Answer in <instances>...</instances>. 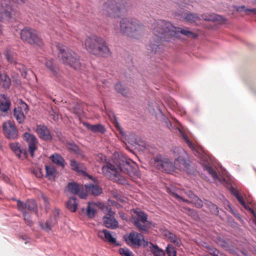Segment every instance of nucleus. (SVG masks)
<instances>
[{
  "mask_svg": "<svg viewBox=\"0 0 256 256\" xmlns=\"http://www.w3.org/2000/svg\"><path fill=\"white\" fill-rule=\"evenodd\" d=\"M151 28L154 36L150 40L148 50L154 54H160L162 52L159 44L162 41L170 42L174 38H178L180 34L192 38L197 37L196 34L188 30L176 28L170 22L162 20H154Z\"/></svg>",
  "mask_w": 256,
  "mask_h": 256,
  "instance_id": "obj_1",
  "label": "nucleus"
},
{
  "mask_svg": "<svg viewBox=\"0 0 256 256\" xmlns=\"http://www.w3.org/2000/svg\"><path fill=\"white\" fill-rule=\"evenodd\" d=\"M172 152L176 157L174 162L162 154H157L151 160V163L158 170L166 173L173 172L174 168L187 170L190 166V160L186 152L181 147H176Z\"/></svg>",
  "mask_w": 256,
  "mask_h": 256,
  "instance_id": "obj_2",
  "label": "nucleus"
},
{
  "mask_svg": "<svg viewBox=\"0 0 256 256\" xmlns=\"http://www.w3.org/2000/svg\"><path fill=\"white\" fill-rule=\"evenodd\" d=\"M86 50L90 54L102 57H108L111 52L106 40L101 36L92 34L87 36L84 41Z\"/></svg>",
  "mask_w": 256,
  "mask_h": 256,
  "instance_id": "obj_3",
  "label": "nucleus"
},
{
  "mask_svg": "<svg viewBox=\"0 0 256 256\" xmlns=\"http://www.w3.org/2000/svg\"><path fill=\"white\" fill-rule=\"evenodd\" d=\"M56 46L59 52L58 58L64 64L74 70L80 69L82 64L80 56L76 52L60 43H56Z\"/></svg>",
  "mask_w": 256,
  "mask_h": 256,
  "instance_id": "obj_4",
  "label": "nucleus"
},
{
  "mask_svg": "<svg viewBox=\"0 0 256 256\" xmlns=\"http://www.w3.org/2000/svg\"><path fill=\"white\" fill-rule=\"evenodd\" d=\"M116 30H119L120 33L128 36H134V34H140L143 30V25L140 22L133 18H122L120 22V28L118 24H113Z\"/></svg>",
  "mask_w": 256,
  "mask_h": 256,
  "instance_id": "obj_5",
  "label": "nucleus"
},
{
  "mask_svg": "<svg viewBox=\"0 0 256 256\" xmlns=\"http://www.w3.org/2000/svg\"><path fill=\"white\" fill-rule=\"evenodd\" d=\"M136 216L132 218V222L138 228L139 231L142 234L148 232L152 223L148 220L147 214L142 210H134Z\"/></svg>",
  "mask_w": 256,
  "mask_h": 256,
  "instance_id": "obj_6",
  "label": "nucleus"
},
{
  "mask_svg": "<svg viewBox=\"0 0 256 256\" xmlns=\"http://www.w3.org/2000/svg\"><path fill=\"white\" fill-rule=\"evenodd\" d=\"M118 169L130 176H138V166L132 160L124 156L120 157V162L118 164Z\"/></svg>",
  "mask_w": 256,
  "mask_h": 256,
  "instance_id": "obj_7",
  "label": "nucleus"
},
{
  "mask_svg": "<svg viewBox=\"0 0 256 256\" xmlns=\"http://www.w3.org/2000/svg\"><path fill=\"white\" fill-rule=\"evenodd\" d=\"M20 38L23 40L30 44H34L38 46L43 44L42 39L38 35L37 32L27 27L21 30Z\"/></svg>",
  "mask_w": 256,
  "mask_h": 256,
  "instance_id": "obj_8",
  "label": "nucleus"
},
{
  "mask_svg": "<svg viewBox=\"0 0 256 256\" xmlns=\"http://www.w3.org/2000/svg\"><path fill=\"white\" fill-rule=\"evenodd\" d=\"M122 8L120 4L114 0H108L102 5V10L110 16H120Z\"/></svg>",
  "mask_w": 256,
  "mask_h": 256,
  "instance_id": "obj_9",
  "label": "nucleus"
},
{
  "mask_svg": "<svg viewBox=\"0 0 256 256\" xmlns=\"http://www.w3.org/2000/svg\"><path fill=\"white\" fill-rule=\"evenodd\" d=\"M4 134L8 139L14 140L18 136V130L14 122L8 120L3 123Z\"/></svg>",
  "mask_w": 256,
  "mask_h": 256,
  "instance_id": "obj_10",
  "label": "nucleus"
},
{
  "mask_svg": "<svg viewBox=\"0 0 256 256\" xmlns=\"http://www.w3.org/2000/svg\"><path fill=\"white\" fill-rule=\"evenodd\" d=\"M104 175L112 180L118 182L120 180V174L118 170L114 165L110 163H106L102 168Z\"/></svg>",
  "mask_w": 256,
  "mask_h": 256,
  "instance_id": "obj_11",
  "label": "nucleus"
},
{
  "mask_svg": "<svg viewBox=\"0 0 256 256\" xmlns=\"http://www.w3.org/2000/svg\"><path fill=\"white\" fill-rule=\"evenodd\" d=\"M126 241L128 244L135 248L144 246V243L146 242L144 240L142 234L134 231L129 234L128 238H126Z\"/></svg>",
  "mask_w": 256,
  "mask_h": 256,
  "instance_id": "obj_12",
  "label": "nucleus"
},
{
  "mask_svg": "<svg viewBox=\"0 0 256 256\" xmlns=\"http://www.w3.org/2000/svg\"><path fill=\"white\" fill-rule=\"evenodd\" d=\"M17 208L22 212H33L38 214V206L36 202L33 200H28L26 202L20 200H16Z\"/></svg>",
  "mask_w": 256,
  "mask_h": 256,
  "instance_id": "obj_13",
  "label": "nucleus"
},
{
  "mask_svg": "<svg viewBox=\"0 0 256 256\" xmlns=\"http://www.w3.org/2000/svg\"><path fill=\"white\" fill-rule=\"evenodd\" d=\"M24 140L28 144V150L31 156H34V152L38 148V140L36 136L30 133L26 132L22 135Z\"/></svg>",
  "mask_w": 256,
  "mask_h": 256,
  "instance_id": "obj_14",
  "label": "nucleus"
},
{
  "mask_svg": "<svg viewBox=\"0 0 256 256\" xmlns=\"http://www.w3.org/2000/svg\"><path fill=\"white\" fill-rule=\"evenodd\" d=\"M60 210L56 209L52 214L48 218L44 224L42 222H40V227L46 232H50L57 224Z\"/></svg>",
  "mask_w": 256,
  "mask_h": 256,
  "instance_id": "obj_15",
  "label": "nucleus"
},
{
  "mask_svg": "<svg viewBox=\"0 0 256 256\" xmlns=\"http://www.w3.org/2000/svg\"><path fill=\"white\" fill-rule=\"evenodd\" d=\"M28 110V106L24 102L14 109V116L19 124L22 123L25 120L24 112L26 114Z\"/></svg>",
  "mask_w": 256,
  "mask_h": 256,
  "instance_id": "obj_16",
  "label": "nucleus"
},
{
  "mask_svg": "<svg viewBox=\"0 0 256 256\" xmlns=\"http://www.w3.org/2000/svg\"><path fill=\"white\" fill-rule=\"evenodd\" d=\"M36 132L39 138L44 141H50L52 139L50 130L44 124L36 126Z\"/></svg>",
  "mask_w": 256,
  "mask_h": 256,
  "instance_id": "obj_17",
  "label": "nucleus"
},
{
  "mask_svg": "<svg viewBox=\"0 0 256 256\" xmlns=\"http://www.w3.org/2000/svg\"><path fill=\"white\" fill-rule=\"evenodd\" d=\"M126 140L128 144L134 146H140L142 148V150L146 148V144L138 135L134 133H130L126 136Z\"/></svg>",
  "mask_w": 256,
  "mask_h": 256,
  "instance_id": "obj_18",
  "label": "nucleus"
},
{
  "mask_svg": "<svg viewBox=\"0 0 256 256\" xmlns=\"http://www.w3.org/2000/svg\"><path fill=\"white\" fill-rule=\"evenodd\" d=\"M46 66L52 74V77L59 82H62V76L59 69L56 66L53 62V60H47L46 62Z\"/></svg>",
  "mask_w": 256,
  "mask_h": 256,
  "instance_id": "obj_19",
  "label": "nucleus"
},
{
  "mask_svg": "<svg viewBox=\"0 0 256 256\" xmlns=\"http://www.w3.org/2000/svg\"><path fill=\"white\" fill-rule=\"evenodd\" d=\"M10 147L16 156L20 159L24 160L27 157L26 150L22 148L18 142H12L10 144Z\"/></svg>",
  "mask_w": 256,
  "mask_h": 256,
  "instance_id": "obj_20",
  "label": "nucleus"
},
{
  "mask_svg": "<svg viewBox=\"0 0 256 256\" xmlns=\"http://www.w3.org/2000/svg\"><path fill=\"white\" fill-rule=\"evenodd\" d=\"M68 191L72 194H78L80 197L82 198H86L87 194L80 192L82 186L76 184V182H70L68 184Z\"/></svg>",
  "mask_w": 256,
  "mask_h": 256,
  "instance_id": "obj_21",
  "label": "nucleus"
},
{
  "mask_svg": "<svg viewBox=\"0 0 256 256\" xmlns=\"http://www.w3.org/2000/svg\"><path fill=\"white\" fill-rule=\"evenodd\" d=\"M83 125L88 130L94 133L104 134L106 130L105 126L100 124H91L88 122H83Z\"/></svg>",
  "mask_w": 256,
  "mask_h": 256,
  "instance_id": "obj_22",
  "label": "nucleus"
},
{
  "mask_svg": "<svg viewBox=\"0 0 256 256\" xmlns=\"http://www.w3.org/2000/svg\"><path fill=\"white\" fill-rule=\"evenodd\" d=\"M102 220L104 226L108 228L114 230L118 227V222L116 219L114 215L112 216H104Z\"/></svg>",
  "mask_w": 256,
  "mask_h": 256,
  "instance_id": "obj_23",
  "label": "nucleus"
},
{
  "mask_svg": "<svg viewBox=\"0 0 256 256\" xmlns=\"http://www.w3.org/2000/svg\"><path fill=\"white\" fill-rule=\"evenodd\" d=\"M98 236L110 243L116 244L117 246L118 245L116 243V239L112 236L110 232L107 230L104 229L98 232Z\"/></svg>",
  "mask_w": 256,
  "mask_h": 256,
  "instance_id": "obj_24",
  "label": "nucleus"
},
{
  "mask_svg": "<svg viewBox=\"0 0 256 256\" xmlns=\"http://www.w3.org/2000/svg\"><path fill=\"white\" fill-rule=\"evenodd\" d=\"M149 246L151 252L158 256H165V252L160 248L157 245L154 244L151 242L146 241L144 243V247Z\"/></svg>",
  "mask_w": 256,
  "mask_h": 256,
  "instance_id": "obj_25",
  "label": "nucleus"
},
{
  "mask_svg": "<svg viewBox=\"0 0 256 256\" xmlns=\"http://www.w3.org/2000/svg\"><path fill=\"white\" fill-rule=\"evenodd\" d=\"M10 98L5 94H0V110L2 112H6L10 109Z\"/></svg>",
  "mask_w": 256,
  "mask_h": 256,
  "instance_id": "obj_26",
  "label": "nucleus"
},
{
  "mask_svg": "<svg viewBox=\"0 0 256 256\" xmlns=\"http://www.w3.org/2000/svg\"><path fill=\"white\" fill-rule=\"evenodd\" d=\"M174 196L175 198L178 200H182L184 202H186L188 204H194L195 206L198 208H201L203 206L202 201L198 196H196V199L194 200H189L187 199L183 198L182 196H178V194H174Z\"/></svg>",
  "mask_w": 256,
  "mask_h": 256,
  "instance_id": "obj_27",
  "label": "nucleus"
},
{
  "mask_svg": "<svg viewBox=\"0 0 256 256\" xmlns=\"http://www.w3.org/2000/svg\"><path fill=\"white\" fill-rule=\"evenodd\" d=\"M50 158L52 162L57 166L64 168L66 165V162L64 158L59 154H54L50 156Z\"/></svg>",
  "mask_w": 256,
  "mask_h": 256,
  "instance_id": "obj_28",
  "label": "nucleus"
},
{
  "mask_svg": "<svg viewBox=\"0 0 256 256\" xmlns=\"http://www.w3.org/2000/svg\"><path fill=\"white\" fill-rule=\"evenodd\" d=\"M85 187L88 192L94 196L100 195L102 192V188L97 184H85Z\"/></svg>",
  "mask_w": 256,
  "mask_h": 256,
  "instance_id": "obj_29",
  "label": "nucleus"
},
{
  "mask_svg": "<svg viewBox=\"0 0 256 256\" xmlns=\"http://www.w3.org/2000/svg\"><path fill=\"white\" fill-rule=\"evenodd\" d=\"M96 204L94 202H88L86 208V215L89 218H93L96 212Z\"/></svg>",
  "mask_w": 256,
  "mask_h": 256,
  "instance_id": "obj_30",
  "label": "nucleus"
},
{
  "mask_svg": "<svg viewBox=\"0 0 256 256\" xmlns=\"http://www.w3.org/2000/svg\"><path fill=\"white\" fill-rule=\"evenodd\" d=\"M0 78V86L6 90L8 88L11 84L10 78L6 74H1Z\"/></svg>",
  "mask_w": 256,
  "mask_h": 256,
  "instance_id": "obj_31",
  "label": "nucleus"
},
{
  "mask_svg": "<svg viewBox=\"0 0 256 256\" xmlns=\"http://www.w3.org/2000/svg\"><path fill=\"white\" fill-rule=\"evenodd\" d=\"M230 192L236 198L240 203L245 208H246V202L242 196H240L238 192L232 186L230 188Z\"/></svg>",
  "mask_w": 256,
  "mask_h": 256,
  "instance_id": "obj_32",
  "label": "nucleus"
},
{
  "mask_svg": "<svg viewBox=\"0 0 256 256\" xmlns=\"http://www.w3.org/2000/svg\"><path fill=\"white\" fill-rule=\"evenodd\" d=\"M78 206V202L75 198H70L66 203L67 208L72 212L76 211Z\"/></svg>",
  "mask_w": 256,
  "mask_h": 256,
  "instance_id": "obj_33",
  "label": "nucleus"
},
{
  "mask_svg": "<svg viewBox=\"0 0 256 256\" xmlns=\"http://www.w3.org/2000/svg\"><path fill=\"white\" fill-rule=\"evenodd\" d=\"M46 176L49 180L54 179L56 176V168L52 166H46Z\"/></svg>",
  "mask_w": 256,
  "mask_h": 256,
  "instance_id": "obj_34",
  "label": "nucleus"
},
{
  "mask_svg": "<svg viewBox=\"0 0 256 256\" xmlns=\"http://www.w3.org/2000/svg\"><path fill=\"white\" fill-rule=\"evenodd\" d=\"M100 208L104 214H105V216H112V215H115L116 214V212L112 210V208L110 206H106L104 204H101Z\"/></svg>",
  "mask_w": 256,
  "mask_h": 256,
  "instance_id": "obj_35",
  "label": "nucleus"
},
{
  "mask_svg": "<svg viewBox=\"0 0 256 256\" xmlns=\"http://www.w3.org/2000/svg\"><path fill=\"white\" fill-rule=\"evenodd\" d=\"M165 254L168 256H176L177 252L176 248L172 244H168L166 248Z\"/></svg>",
  "mask_w": 256,
  "mask_h": 256,
  "instance_id": "obj_36",
  "label": "nucleus"
},
{
  "mask_svg": "<svg viewBox=\"0 0 256 256\" xmlns=\"http://www.w3.org/2000/svg\"><path fill=\"white\" fill-rule=\"evenodd\" d=\"M70 166L72 170L80 172H84V171L82 170V164L74 160H71L70 161Z\"/></svg>",
  "mask_w": 256,
  "mask_h": 256,
  "instance_id": "obj_37",
  "label": "nucleus"
},
{
  "mask_svg": "<svg viewBox=\"0 0 256 256\" xmlns=\"http://www.w3.org/2000/svg\"><path fill=\"white\" fill-rule=\"evenodd\" d=\"M115 89L118 92L120 93L122 95L128 96L129 91L128 89L125 88L122 85L121 83L118 82L115 85Z\"/></svg>",
  "mask_w": 256,
  "mask_h": 256,
  "instance_id": "obj_38",
  "label": "nucleus"
},
{
  "mask_svg": "<svg viewBox=\"0 0 256 256\" xmlns=\"http://www.w3.org/2000/svg\"><path fill=\"white\" fill-rule=\"evenodd\" d=\"M205 204L210 210L212 214L215 215L218 214L219 211L218 208L216 205L208 201H206Z\"/></svg>",
  "mask_w": 256,
  "mask_h": 256,
  "instance_id": "obj_39",
  "label": "nucleus"
},
{
  "mask_svg": "<svg viewBox=\"0 0 256 256\" xmlns=\"http://www.w3.org/2000/svg\"><path fill=\"white\" fill-rule=\"evenodd\" d=\"M7 60L11 64H15L16 57L14 54L10 50H6L4 54Z\"/></svg>",
  "mask_w": 256,
  "mask_h": 256,
  "instance_id": "obj_40",
  "label": "nucleus"
},
{
  "mask_svg": "<svg viewBox=\"0 0 256 256\" xmlns=\"http://www.w3.org/2000/svg\"><path fill=\"white\" fill-rule=\"evenodd\" d=\"M182 211L186 214L191 217L196 218L198 216V214L196 211L193 209H191L188 207L182 206Z\"/></svg>",
  "mask_w": 256,
  "mask_h": 256,
  "instance_id": "obj_41",
  "label": "nucleus"
},
{
  "mask_svg": "<svg viewBox=\"0 0 256 256\" xmlns=\"http://www.w3.org/2000/svg\"><path fill=\"white\" fill-rule=\"evenodd\" d=\"M186 21L190 23L196 22L200 20V17L196 14L190 13L188 14L185 17Z\"/></svg>",
  "mask_w": 256,
  "mask_h": 256,
  "instance_id": "obj_42",
  "label": "nucleus"
},
{
  "mask_svg": "<svg viewBox=\"0 0 256 256\" xmlns=\"http://www.w3.org/2000/svg\"><path fill=\"white\" fill-rule=\"evenodd\" d=\"M168 240L172 243L174 244L176 246H180L181 244V242L179 240L178 236L174 234H172L168 238Z\"/></svg>",
  "mask_w": 256,
  "mask_h": 256,
  "instance_id": "obj_43",
  "label": "nucleus"
},
{
  "mask_svg": "<svg viewBox=\"0 0 256 256\" xmlns=\"http://www.w3.org/2000/svg\"><path fill=\"white\" fill-rule=\"evenodd\" d=\"M179 132L182 134L184 139V140L186 142L189 148L192 150H194V147L192 143L190 140L188 136L184 134L180 130H179Z\"/></svg>",
  "mask_w": 256,
  "mask_h": 256,
  "instance_id": "obj_44",
  "label": "nucleus"
},
{
  "mask_svg": "<svg viewBox=\"0 0 256 256\" xmlns=\"http://www.w3.org/2000/svg\"><path fill=\"white\" fill-rule=\"evenodd\" d=\"M119 252L121 255L124 256H134L132 252L126 248H120Z\"/></svg>",
  "mask_w": 256,
  "mask_h": 256,
  "instance_id": "obj_45",
  "label": "nucleus"
},
{
  "mask_svg": "<svg viewBox=\"0 0 256 256\" xmlns=\"http://www.w3.org/2000/svg\"><path fill=\"white\" fill-rule=\"evenodd\" d=\"M241 8L244 10L246 14L252 16H256V8H245L244 6H242Z\"/></svg>",
  "mask_w": 256,
  "mask_h": 256,
  "instance_id": "obj_46",
  "label": "nucleus"
},
{
  "mask_svg": "<svg viewBox=\"0 0 256 256\" xmlns=\"http://www.w3.org/2000/svg\"><path fill=\"white\" fill-rule=\"evenodd\" d=\"M16 64V68H18L20 72L22 73H22H24V74L26 75L27 74V68H26V66L20 63H15Z\"/></svg>",
  "mask_w": 256,
  "mask_h": 256,
  "instance_id": "obj_47",
  "label": "nucleus"
},
{
  "mask_svg": "<svg viewBox=\"0 0 256 256\" xmlns=\"http://www.w3.org/2000/svg\"><path fill=\"white\" fill-rule=\"evenodd\" d=\"M207 172L214 178H218V176L216 172L213 170V168L210 166H206L205 167Z\"/></svg>",
  "mask_w": 256,
  "mask_h": 256,
  "instance_id": "obj_48",
  "label": "nucleus"
},
{
  "mask_svg": "<svg viewBox=\"0 0 256 256\" xmlns=\"http://www.w3.org/2000/svg\"><path fill=\"white\" fill-rule=\"evenodd\" d=\"M22 213L26 224L28 226H31L33 222L31 220L30 216L27 215L28 212H24Z\"/></svg>",
  "mask_w": 256,
  "mask_h": 256,
  "instance_id": "obj_49",
  "label": "nucleus"
},
{
  "mask_svg": "<svg viewBox=\"0 0 256 256\" xmlns=\"http://www.w3.org/2000/svg\"><path fill=\"white\" fill-rule=\"evenodd\" d=\"M202 19L208 21L214 20L216 19L218 20L217 18H216L215 16H214L212 15L207 16L206 14H202Z\"/></svg>",
  "mask_w": 256,
  "mask_h": 256,
  "instance_id": "obj_50",
  "label": "nucleus"
},
{
  "mask_svg": "<svg viewBox=\"0 0 256 256\" xmlns=\"http://www.w3.org/2000/svg\"><path fill=\"white\" fill-rule=\"evenodd\" d=\"M207 252L210 254V255L214 256L216 255L217 253H219V252L218 250L214 248L212 246V248H210V249L207 251Z\"/></svg>",
  "mask_w": 256,
  "mask_h": 256,
  "instance_id": "obj_51",
  "label": "nucleus"
},
{
  "mask_svg": "<svg viewBox=\"0 0 256 256\" xmlns=\"http://www.w3.org/2000/svg\"><path fill=\"white\" fill-rule=\"evenodd\" d=\"M186 196L190 198L191 200H194L196 198V196L192 191H188V192H186Z\"/></svg>",
  "mask_w": 256,
  "mask_h": 256,
  "instance_id": "obj_52",
  "label": "nucleus"
},
{
  "mask_svg": "<svg viewBox=\"0 0 256 256\" xmlns=\"http://www.w3.org/2000/svg\"><path fill=\"white\" fill-rule=\"evenodd\" d=\"M68 147L69 149L72 150L74 152H77L78 149V147L76 145L71 143L68 144Z\"/></svg>",
  "mask_w": 256,
  "mask_h": 256,
  "instance_id": "obj_53",
  "label": "nucleus"
},
{
  "mask_svg": "<svg viewBox=\"0 0 256 256\" xmlns=\"http://www.w3.org/2000/svg\"><path fill=\"white\" fill-rule=\"evenodd\" d=\"M42 198L44 200V203L45 204V206H46V209L49 208V202H48V198L44 196H42Z\"/></svg>",
  "mask_w": 256,
  "mask_h": 256,
  "instance_id": "obj_54",
  "label": "nucleus"
},
{
  "mask_svg": "<svg viewBox=\"0 0 256 256\" xmlns=\"http://www.w3.org/2000/svg\"><path fill=\"white\" fill-rule=\"evenodd\" d=\"M163 234L164 236L168 239L170 236L172 234V232L168 230H165L163 232Z\"/></svg>",
  "mask_w": 256,
  "mask_h": 256,
  "instance_id": "obj_55",
  "label": "nucleus"
},
{
  "mask_svg": "<svg viewBox=\"0 0 256 256\" xmlns=\"http://www.w3.org/2000/svg\"><path fill=\"white\" fill-rule=\"evenodd\" d=\"M2 180L4 182H7V183L9 182L10 179H9L8 177L7 176H6L4 174H2Z\"/></svg>",
  "mask_w": 256,
  "mask_h": 256,
  "instance_id": "obj_56",
  "label": "nucleus"
},
{
  "mask_svg": "<svg viewBox=\"0 0 256 256\" xmlns=\"http://www.w3.org/2000/svg\"><path fill=\"white\" fill-rule=\"evenodd\" d=\"M203 246L204 248H206L207 250V251L210 249V248H212V246L208 244H204V245H203Z\"/></svg>",
  "mask_w": 256,
  "mask_h": 256,
  "instance_id": "obj_57",
  "label": "nucleus"
},
{
  "mask_svg": "<svg viewBox=\"0 0 256 256\" xmlns=\"http://www.w3.org/2000/svg\"><path fill=\"white\" fill-rule=\"evenodd\" d=\"M15 2L18 4H24L25 2H26V0H14Z\"/></svg>",
  "mask_w": 256,
  "mask_h": 256,
  "instance_id": "obj_58",
  "label": "nucleus"
},
{
  "mask_svg": "<svg viewBox=\"0 0 256 256\" xmlns=\"http://www.w3.org/2000/svg\"><path fill=\"white\" fill-rule=\"evenodd\" d=\"M192 2V0H184L183 2L186 4H189V3Z\"/></svg>",
  "mask_w": 256,
  "mask_h": 256,
  "instance_id": "obj_59",
  "label": "nucleus"
},
{
  "mask_svg": "<svg viewBox=\"0 0 256 256\" xmlns=\"http://www.w3.org/2000/svg\"><path fill=\"white\" fill-rule=\"evenodd\" d=\"M88 178L92 180L94 182H96V180L95 178H93L92 176H89Z\"/></svg>",
  "mask_w": 256,
  "mask_h": 256,
  "instance_id": "obj_60",
  "label": "nucleus"
},
{
  "mask_svg": "<svg viewBox=\"0 0 256 256\" xmlns=\"http://www.w3.org/2000/svg\"><path fill=\"white\" fill-rule=\"evenodd\" d=\"M120 132L122 134V136H124L125 133L122 130V129L121 128H120Z\"/></svg>",
  "mask_w": 256,
  "mask_h": 256,
  "instance_id": "obj_61",
  "label": "nucleus"
},
{
  "mask_svg": "<svg viewBox=\"0 0 256 256\" xmlns=\"http://www.w3.org/2000/svg\"><path fill=\"white\" fill-rule=\"evenodd\" d=\"M58 115H54V120H58Z\"/></svg>",
  "mask_w": 256,
  "mask_h": 256,
  "instance_id": "obj_62",
  "label": "nucleus"
},
{
  "mask_svg": "<svg viewBox=\"0 0 256 256\" xmlns=\"http://www.w3.org/2000/svg\"><path fill=\"white\" fill-rule=\"evenodd\" d=\"M228 206L230 210L232 212V208L231 207L230 204V203H228Z\"/></svg>",
  "mask_w": 256,
  "mask_h": 256,
  "instance_id": "obj_63",
  "label": "nucleus"
},
{
  "mask_svg": "<svg viewBox=\"0 0 256 256\" xmlns=\"http://www.w3.org/2000/svg\"><path fill=\"white\" fill-rule=\"evenodd\" d=\"M218 254H219V253H217V254H216V255H214V256H218Z\"/></svg>",
  "mask_w": 256,
  "mask_h": 256,
  "instance_id": "obj_64",
  "label": "nucleus"
}]
</instances>
